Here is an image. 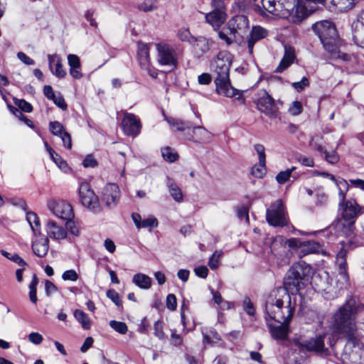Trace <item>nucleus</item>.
I'll list each match as a JSON object with an SVG mask.
<instances>
[{
  "mask_svg": "<svg viewBox=\"0 0 364 364\" xmlns=\"http://www.w3.org/2000/svg\"><path fill=\"white\" fill-rule=\"evenodd\" d=\"M226 18L225 13L220 9H217L206 14V21L213 26L214 29L218 28L224 23Z\"/></svg>",
  "mask_w": 364,
  "mask_h": 364,
  "instance_id": "obj_26",
  "label": "nucleus"
},
{
  "mask_svg": "<svg viewBox=\"0 0 364 364\" xmlns=\"http://www.w3.org/2000/svg\"><path fill=\"white\" fill-rule=\"evenodd\" d=\"M167 186L169 188L171 196L176 202L181 203L183 198V194L179 187L170 178L168 179Z\"/></svg>",
  "mask_w": 364,
  "mask_h": 364,
  "instance_id": "obj_42",
  "label": "nucleus"
},
{
  "mask_svg": "<svg viewBox=\"0 0 364 364\" xmlns=\"http://www.w3.org/2000/svg\"><path fill=\"white\" fill-rule=\"evenodd\" d=\"M243 309L247 314L253 316L255 313V307L250 299L246 296L243 301Z\"/></svg>",
  "mask_w": 364,
  "mask_h": 364,
  "instance_id": "obj_57",
  "label": "nucleus"
},
{
  "mask_svg": "<svg viewBox=\"0 0 364 364\" xmlns=\"http://www.w3.org/2000/svg\"><path fill=\"white\" fill-rule=\"evenodd\" d=\"M167 122L172 127H176L177 131L183 132L191 129L193 125L189 122H184L175 118H166Z\"/></svg>",
  "mask_w": 364,
  "mask_h": 364,
  "instance_id": "obj_40",
  "label": "nucleus"
},
{
  "mask_svg": "<svg viewBox=\"0 0 364 364\" xmlns=\"http://www.w3.org/2000/svg\"><path fill=\"white\" fill-rule=\"evenodd\" d=\"M303 107L301 102L294 101L289 108V112L293 116H297L302 112Z\"/></svg>",
  "mask_w": 364,
  "mask_h": 364,
  "instance_id": "obj_54",
  "label": "nucleus"
},
{
  "mask_svg": "<svg viewBox=\"0 0 364 364\" xmlns=\"http://www.w3.org/2000/svg\"><path fill=\"white\" fill-rule=\"evenodd\" d=\"M51 210L59 218L70 220L73 216V206H52Z\"/></svg>",
  "mask_w": 364,
  "mask_h": 364,
  "instance_id": "obj_35",
  "label": "nucleus"
},
{
  "mask_svg": "<svg viewBox=\"0 0 364 364\" xmlns=\"http://www.w3.org/2000/svg\"><path fill=\"white\" fill-rule=\"evenodd\" d=\"M194 272L198 277L205 279L208 276V269L205 266H199L194 269Z\"/></svg>",
  "mask_w": 364,
  "mask_h": 364,
  "instance_id": "obj_64",
  "label": "nucleus"
},
{
  "mask_svg": "<svg viewBox=\"0 0 364 364\" xmlns=\"http://www.w3.org/2000/svg\"><path fill=\"white\" fill-rule=\"evenodd\" d=\"M266 161L260 162L255 165L251 171V173L257 178H262L266 173Z\"/></svg>",
  "mask_w": 364,
  "mask_h": 364,
  "instance_id": "obj_46",
  "label": "nucleus"
},
{
  "mask_svg": "<svg viewBox=\"0 0 364 364\" xmlns=\"http://www.w3.org/2000/svg\"><path fill=\"white\" fill-rule=\"evenodd\" d=\"M45 146L48 151L50 159L55 162L60 169L66 172L68 170V166L60 156H59L48 144L45 142Z\"/></svg>",
  "mask_w": 364,
  "mask_h": 364,
  "instance_id": "obj_36",
  "label": "nucleus"
},
{
  "mask_svg": "<svg viewBox=\"0 0 364 364\" xmlns=\"http://www.w3.org/2000/svg\"><path fill=\"white\" fill-rule=\"evenodd\" d=\"M314 33L318 36L324 49L330 53H337L339 38L335 25L328 21H321L312 26Z\"/></svg>",
  "mask_w": 364,
  "mask_h": 364,
  "instance_id": "obj_4",
  "label": "nucleus"
},
{
  "mask_svg": "<svg viewBox=\"0 0 364 364\" xmlns=\"http://www.w3.org/2000/svg\"><path fill=\"white\" fill-rule=\"evenodd\" d=\"M107 296L112 301V302L117 306L122 304V299L119 294L114 289H109L106 293Z\"/></svg>",
  "mask_w": 364,
  "mask_h": 364,
  "instance_id": "obj_52",
  "label": "nucleus"
},
{
  "mask_svg": "<svg viewBox=\"0 0 364 364\" xmlns=\"http://www.w3.org/2000/svg\"><path fill=\"white\" fill-rule=\"evenodd\" d=\"M268 35V31L260 26H253L247 37V48L250 54L253 53L254 46L256 42L264 39Z\"/></svg>",
  "mask_w": 364,
  "mask_h": 364,
  "instance_id": "obj_15",
  "label": "nucleus"
},
{
  "mask_svg": "<svg viewBox=\"0 0 364 364\" xmlns=\"http://www.w3.org/2000/svg\"><path fill=\"white\" fill-rule=\"evenodd\" d=\"M138 58L140 65L144 68H148L150 63L149 46L144 43H138Z\"/></svg>",
  "mask_w": 364,
  "mask_h": 364,
  "instance_id": "obj_31",
  "label": "nucleus"
},
{
  "mask_svg": "<svg viewBox=\"0 0 364 364\" xmlns=\"http://www.w3.org/2000/svg\"><path fill=\"white\" fill-rule=\"evenodd\" d=\"M163 158L169 162H173L178 159V155L171 148L165 147L161 149Z\"/></svg>",
  "mask_w": 364,
  "mask_h": 364,
  "instance_id": "obj_51",
  "label": "nucleus"
},
{
  "mask_svg": "<svg viewBox=\"0 0 364 364\" xmlns=\"http://www.w3.org/2000/svg\"><path fill=\"white\" fill-rule=\"evenodd\" d=\"M81 205H94L97 202V197L90 189L89 183L83 182L79 188Z\"/></svg>",
  "mask_w": 364,
  "mask_h": 364,
  "instance_id": "obj_18",
  "label": "nucleus"
},
{
  "mask_svg": "<svg viewBox=\"0 0 364 364\" xmlns=\"http://www.w3.org/2000/svg\"><path fill=\"white\" fill-rule=\"evenodd\" d=\"M109 326L117 332L121 334H125L127 332V326L125 323L112 320L109 322Z\"/></svg>",
  "mask_w": 364,
  "mask_h": 364,
  "instance_id": "obj_50",
  "label": "nucleus"
},
{
  "mask_svg": "<svg viewBox=\"0 0 364 364\" xmlns=\"http://www.w3.org/2000/svg\"><path fill=\"white\" fill-rule=\"evenodd\" d=\"M309 2L318 3L324 5L331 4L340 11L350 9L355 4V0H307Z\"/></svg>",
  "mask_w": 364,
  "mask_h": 364,
  "instance_id": "obj_24",
  "label": "nucleus"
},
{
  "mask_svg": "<svg viewBox=\"0 0 364 364\" xmlns=\"http://www.w3.org/2000/svg\"><path fill=\"white\" fill-rule=\"evenodd\" d=\"M68 62L70 68H80V60L77 55L69 54L68 55Z\"/></svg>",
  "mask_w": 364,
  "mask_h": 364,
  "instance_id": "obj_55",
  "label": "nucleus"
},
{
  "mask_svg": "<svg viewBox=\"0 0 364 364\" xmlns=\"http://www.w3.org/2000/svg\"><path fill=\"white\" fill-rule=\"evenodd\" d=\"M215 84L216 87V92L218 95H223L227 97H233L238 95L237 100H244L242 95L239 91L232 87L230 81V77H215Z\"/></svg>",
  "mask_w": 364,
  "mask_h": 364,
  "instance_id": "obj_12",
  "label": "nucleus"
},
{
  "mask_svg": "<svg viewBox=\"0 0 364 364\" xmlns=\"http://www.w3.org/2000/svg\"><path fill=\"white\" fill-rule=\"evenodd\" d=\"M312 274L311 267L304 261L294 263L284 278V287L291 292H298L304 287Z\"/></svg>",
  "mask_w": 364,
  "mask_h": 364,
  "instance_id": "obj_3",
  "label": "nucleus"
},
{
  "mask_svg": "<svg viewBox=\"0 0 364 364\" xmlns=\"http://www.w3.org/2000/svg\"><path fill=\"white\" fill-rule=\"evenodd\" d=\"M358 309L357 301L350 297L333 316L335 329L346 338L342 355V360L346 364H364V349L355 324Z\"/></svg>",
  "mask_w": 364,
  "mask_h": 364,
  "instance_id": "obj_1",
  "label": "nucleus"
},
{
  "mask_svg": "<svg viewBox=\"0 0 364 364\" xmlns=\"http://www.w3.org/2000/svg\"><path fill=\"white\" fill-rule=\"evenodd\" d=\"M26 220L29 223L34 235H41L40 221L36 213L34 212H28L26 213Z\"/></svg>",
  "mask_w": 364,
  "mask_h": 364,
  "instance_id": "obj_37",
  "label": "nucleus"
},
{
  "mask_svg": "<svg viewBox=\"0 0 364 364\" xmlns=\"http://www.w3.org/2000/svg\"><path fill=\"white\" fill-rule=\"evenodd\" d=\"M157 60L161 65L176 68L178 64L177 55L175 49L165 42L156 44Z\"/></svg>",
  "mask_w": 364,
  "mask_h": 364,
  "instance_id": "obj_7",
  "label": "nucleus"
},
{
  "mask_svg": "<svg viewBox=\"0 0 364 364\" xmlns=\"http://www.w3.org/2000/svg\"><path fill=\"white\" fill-rule=\"evenodd\" d=\"M137 8L144 12H151L157 9L156 0H144Z\"/></svg>",
  "mask_w": 364,
  "mask_h": 364,
  "instance_id": "obj_44",
  "label": "nucleus"
},
{
  "mask_svg": "<svg viewBox=\"0 0 364 364\" xmlns=\"http://www.w3.org/2000/svg\"><path fill=\"white\" fill-rule=\"evenodd\" d=\"M331 281L328 274L323 272L322 273L315 274L312 278L311 284L316 291L320 293H328L331 287Z\"/></svg>",
  "mask_w": 364,
  "mask_h": 364,
  "instance_id": "obj_14",
  "label": "nucleus"
},
{
  "mask_svg": "<svg viewBox=\"0 0 364 364\" xmlns=\"http://www.w3.org/2000/svg\"><path fill=\"white\" fill-rule=\"evenodd\" d=\"M266 218L272 226H284L288 222L284 206H271L267 210Z\"/></svg>",
  "mask_w": 364,
  "mask_h": 364,
  "instance_id": "obj_11",
  "label": "nucleus"
},
{
  "mask_svg": "<svg viewBox=\"0 0 364 364\" xmlns=\"http://www.w3.org/2000/svg\"><path fill=\"white\" fill-rule=\"evenodd\" d=\"M361 21L355 24L353 40L355 43L364 48V11L360 15Z\"/></svg>",
  "mask_w": 364,
  "mask_h": 364,
  "instance_id": "obj_30",
  "label": "nucleus"
},
{
  "mask_svg": "<svg viewBox=\"0 0 364 364\" xmlns=\"http://www.w3.org/2000/svg\"><path fill=\"white\" fill-rule=\"evenodd\" d=\"M232 55L228 51L220 52L212 67L213 70L216 75L215 77H229L230 68L232 63Z\"/></svg>",
  "mask_w": 364,
  "mask_h": 364,
  "instance_id": "obj_9",
  "label": "nucleus"
},
{
  "mask_svg": "<svg viewBox=\"0 0 364 364\" xmlns=\"http://www.w3.org/2000/svg\"><path fill=\"white\" fill-rule=\"evenodd\" d=\"M254 102L260 112L272 119L278 117L279 108L283 105L282 101H275L265 90L258 92Z\"/></svg>",
  "mask_w": 364,
  "mask_h": 364,
  "instance_id": "obj_6",
  "label": "nucleus"
},
{
  "mask_svg": "<svg viewBox=\"0 0 364 364\" xmlns=\"http://www.w3.org/2000/svg\"><path fill=\"white\" fill-rule=\"evenodd\" d=\"M263 7L269 13L273 15L286 17V14L282 13L280 9L282 8V4L275 0H262V1Z\"/></svg>",
  "mask_w": 364,
  "mask_h": 364,
  "instance_id": "obj_33",
  "label": "nucleus"
},
{
  "mask_svg": "<svg viewBox=\"0 0 364 364\" xmlns=\"http://www.w3.org/2000/svg\"><path fill=\"white\" fill-rule=\"evenodd\" d=\"M347 251L344 248H341L336 255V264L338 267V273L336 278V288L342 289L348 284V274L347 272L346 263Z\"/></svg>",
  "mask_w": 364,
  "mask_h": 364,
  "instance_id": "obj_8",
  "label": "nucleus"
},
{
  "mask_svg": "<svg viewBox=\"0 0 364 364\" xmlns=\"http://www.w3.org/2000/svg\"><path fill=\"white\" fill-rule=\"evenodd\" d=\"M120 197V191L119 186L115 183H108L104 188L102 192V198L106 205H111L119 201Z\"/></svg>",
  "mask_w": 364,
  "mask_h": 364,
  "instance_id": "obj_19",
  "label": "nucleus"
},
{
  "mask_svg": "<svg viewBox=\"0 0 364 364\" xmlns=\"http://www.w3.org/2000/svg\"><path fill=\"white\" fill-rule=\"evenodd\" d=\"M178 38L183 42H188V43H193L194 36H193L189 30L187 28H180L177 32Z\"/></svg>",
  "mask_w": 364,
  "mask_h": 364,
  "instance_id": "obj_47",
  "label": "nucleus"
},
{
  "mask_svg": "<svg viewBox=\"0 0 364 364\" xmlns=\"http://www.w3.org/2000/svg\"><path fill=\"white\" fill-rule=\"evenodd\" d=\"M223 256V250H215L208 260V266L211 269L218 267L220 259Z\"/></svg>",
  "mask_w": 364,
  "mask_h": 364,
  "instance_id": "obj_45",
  "label": "nucleus"
},
{
  "mask_svg": "<svg viewBox=\"0 0 364 364\" xmlns=\"http://www.w3.org/2000/svg\"><path fill=\"white\" fill-rule=\"evenodd\" d=\"M212 41L203 36L194 38L192 45L195 53L198 56H201L209 51Z\"/></svg>",
  "mask_w": 364,
  "mask_h": 364,
  "instance_id": "obj_25",
  "label": "nucleus"
},
{
  "mask_svg": "<svg viewBox=\"0 0 364 364\" xmlns=\"http://www.w3.org/2000/svg\"><path fill=\"white\" fill-rule=\"evenodd\" d=\"M254 148L258 154L259 161L260 162L266 161L265 149H264V146L262 144H257L255 145Z\"/></svg>",
  "mask_w": 364,
  "mask_h": 364,
  "instance_id": "obj_63",
  "label": "nucleus"
},
{
  "mask_svg": "<svg viewBox=\"0 0 364 364\" xmlns=\"http://www.w3.org/2000/svg\"><path fill=\"white\" fill-rule=\"evenodd\" d=\"M38 284V279L36 274L32 277V280L28 286L29 288V299L31 301L36 304L38 301L37 297V285Z\"/></svg>",
  "mask_w": 364,
  "mask_h": 364,
  "instance_id": "obj_43",
  "label": "nucleus"
},
{
  "mask_svg": "<svg viewBox=\"0 0 364 364\" xmlns=\"http://www.w3.org/2000/svg\"><path fill=\"white\" fill-rule=\"evenodd\" d=\"M335 233L338 237H350L353 234L354 224L352 222L338 218L333 225Z\"/></svg>",
  "mask_w": 364,
  "mask_h": 364,
  "instance_id": "obj_17",
  "label": "nucleus"
},
{
  "mask_svg": "<svg viewBox=\"0 0 364 364\" xmlns=\"http://www.w3.org/2000/svg\"><path fill=\"white\" fill-rule=\"evenodd\" d=\"M296 168L293 166L291 168H288L285 171H280L276 176V180L278 182V183L283 184L285 182H287L289 179L292 172Z\"/></svg>",
  "mask_w": 364,
  "mask_h": 364,
  "instance_id": "obj_49",
  "label": "nucleus"
},
{
  "mask_svg": "<svg viewBox=\"0 0 364 364\" xmlns=\"http://www.w3.org/2000/svg\"><path fill=\"white\" fill-rule=\"evenodd\" d=\"M309 14L310 13L304 5L298 3L293 9L292 12L290 14L291 20L294 23H299L305 18H306Z\"/></svg>",
  "mask_w": 364,
  "mask_h": 364,
  "instance_id": "obj_32",
  "label": "nucleus"
},
{
  "mask_svg": "<svg viewBox=\"0 0 364 364\" xmlns=\"http://www.w3.org/2000/svg\"><path fill=\"white\" fill-rule=\"evenodd\" d=\"M62 279L65 281L70 280L75 282L78 279V274L73 269L67 270L63 273Z\"/></svg>",
  "mask_w": 364,
  "mask_h": 364,
  "instance_id": "obj_58",
  "label": "nucleus"
},
{
  "mask_svg": "<svg viewBox=\"0 0 364 364\" xmlns=\"http://www.w3.org/2000/svg\"><path fill=\"white\" fill-rule=\"evenodd\" d=\"M326 336V334L319 335L308 341H303L301 346L309 351H313L320 354H326L328 351V348L325 345V338Z\"/></svg>",
  "mask_w": 364,
  "mask_h": 364,
  "instance_id": "obj_13",
  "label": "nucleus"
},
{
  "mask_svg": "<svg viewBox=\"0 0 364 364\" xmlns=\"http://www.w3.org/2000/svg\"><path fill=\"white\" fill-rule=\"evenodd\" d=\"M337 186L338 189V196L340 198L339 205H344V200L346 198V195L349 188L348 183L346 180L341 178L338 180L336 178V181H333Z\"/></svg>",
  "mask_w": 364,
  "mask_h": 364,
  "instance_id": "obj_38",
  "label": "nucleus"
},
{
  "mask_svg": "<svg viewBox=\"0 0 364 364\" xmlns=\"http://www.w3.org/2000/svg\"><path fill=\"white\" fill-rule=\"evenodd\" d=\"M49 249L48 239L42 237L33 242L32 250L33 253L38 257H43L47 255Z\"/></svg>",
  "mask_w": 364,
  "mask_h": 364,
  "instance_id": "obj_29",
  "label": "nucleus"
},
{
  "mask_svg": "<svg viewBox=\"0 0 364 364\" xmlns=\"http://www.w3.org/2000/svg\"><path fill=\"white\" fill-rule=\"evenodd\" d=\"M166 307L171 311H174L176 309L177 301L176 297L174 294H168L166 297Z\"/></svg>",
  "mask_w": 364,
  "mask_h": 364,
  "instance_id": "obj_59",
  "label": "nucleus"
},
{
  "mask_svg": "<svg viewBox=\"0 0 364 364\" xmlns=\"http://www.w3.org/2000/svg\"><path fill=\"white\" fill-rule=\"evenodd\" d=\"M236 211L237 217L241 221L245 220V223H249L248 206H238Z\"/></svg>",
  "mask_w": 364,
  "mask_h": 364,
  "instance_id": "obj_53",
  "label": "nucleus"
},
{
  "mask_svg": "<svg viewBox=\"0 0 364 364\" xmlns=\"http://www.w3.org/2000/svg\"><path fill=\"white\" fill-rule=\"evenodd\" d=\"M132 218L137 229L146 228L151 231L159 225L157 219L153 216L141 220V215L139 213H134L132 214Z\"/></svg>",
  "mask_w": 364,
  "mask_h": 364,
  "instance_id": "obj_23",
  "label": "nucleus"
},
{
  "mask_svg": "<svg viewBox=\"0 0 364 364\" xmlns=\"http://www.w3.org/2000/svg\"><path fill=\"white\" fill-rule=\"evenodd\" d=\"M341 219L355 223L357 217L364 213V206H341Z\"/></svg>",
  "mask_w": 364,
  "mask_h": 364,
  "instance_id": "obj_16",
  "label": "nucleus"
},
{
  "mask_svg": "<svg viewBox=\"0 0 364 364\" xmlns=\"http://www.w3.org/2000/svg\"><path fill=\"white\" fill-rule=\"evenodd\" d=\"M287 289L279 287L267 297L264 304L265 319L268 317L277 323H289L296 306L294 294Z\"/></svg>",
  "mask_w": 364,
  "mask_h": 364,
  "instance_id": "obj_2",
  "label": "nucleus"
},
{
  "mask_svg": "<svg viewBox=\"0 0 364 364\" xmlns=\"http://www.w3.org/2000/svg\"><path fill=\"white\" fill-rule=\"evenodd\" d=\"M299 249L300 257L314 253H321L325 255V252L323 250L322 246L320 245V243L315 241L309 240L305 242H299Z\"/></svg>",
  "mask_w": 364,
  "mask_h": 364,
  "instance_id": "obj_20",
  "label": "nucleus"
},
{
  "mask_svg": "<svg viewBox=\"0 0 364 364\" xmlns=\"http://www.w3.org/2000/svg\"><path fill=\"white\" fill-rule=\"evenodd\" d=\"M249 28L247 18L243 15H238L232 18L219 33V38L230 45L234 41H239L247 33Z\"/></svg>",
  "mask_w": 364,
  "mask_h": 364,
  "instance_id": "obj_5",
  "label": "nucleus"
},
{
  "mask_svg": "<svg viewBox=\"0 0 364 364\" xmlns=\"http://www.w3.org/2000/svg\"><path fill=\"white\" fill-rule=\"evenodd\" d=\"M14 103L21 110L26 112H31L32 111V105L24 100L15 99Z\"/></svg>",
  "mask_w": 364,
  "mask_h": 364,
  "instance_id": "obj_56",
  "label": "nucleus"
},
{
  "mask_svg": "<svg viewBox=\"0 0 364 364\" xmlns=\"http://www.w3.org/2000/svg\"><path fill=\"white\" fill-rule=\"evenodd\" d=\"M48 236L54 240H60L66 238L67 232L63 227L57 225L53 220H48L46 224Z\"/></svg>",
  "mask_w": 364,
  "mask_h": 364,
  "instance_id": "obj_21",
  "label": "nucleus"
},
{
  "mask_svg": "<svg viewBox=\"0 0 364 364\" xmlns=\"http://www.w3.org/2000/svg\"><path fill=\"white\" fill-rule=\"evenodd\" d=\"M309 85V80L307 77H302L301 80L299 82H296L292 83V87L296 90L298 92H300L304 90V88Z\"/></svg>",
  "mask_w": 364,
  "mask_h": 364,
  "instance_id": "obj_62",
  "label": "nucleus"
},
{
  "mask_svg": "<svg viewBox=\"0 0 364 364\" xmlns=\"http://www.w3.org/2000/svg\"><path fill=\"white\" fill-rule=\"evenodd\" d=\"M295 58L296 55L294 48L286 45L284 46V55L279 65L277 67L275 73H282L293 63Z\"/></svg>",
  "mask_w": 364,
  "mask_h": 364,
  "instance_id": "obj_22",
  "label": "nucleus"
},
{
  "mask_svg": "<svg viewBox=\"0 0 364 364\" xmlns=\"http://www.w3.org/2000/svg\"><path fill=\"white\" fill-rule=\"evenodd\" d=\"M121 126L124 134L127 136L135 137L141 132V123L135 114L128 112L124 113Z\"/></svg>",
  "mask_w": 364,
  "mask_h": 364,
  "instance_id": "obj_10",
  "label": "nucleus"
},
{
  "mask_svg": "<svg viewBox=\"0 0 364 364\" xmlns=\"http://www.w3.org/2000/svg\"><path fill=\"white\" fill-rule=\"evenodd\" d=\"M297 160L305 166L313 167L314 166V159L311 157H308L304 155H299L297 157Z\"/></svg>",
  "mask_w": 364,
  "mask_h": 364,
  "instance_id": "obj_61",
  "label": "nucleus"
},
{
  "mask_svg": "<svg viewBox=\"0 0 364 364\" xmlns=\"http://www.w3.org/2000/svg\"><path fill=\"white\" fill-rule=\"evenodd\" d=\"M132 282L141 289H149L151 287L152 279L146 274L137 273L133 276Z\"/></svg>",
  "mask_w": 364,
  "mask_h": 364,
  "instance_id": "obj_34",
  "label": "nucleus"
},
{
  "mask_svg": "<svg viewBox=\"0 0 364 364\" xmlns=\"http://www.w3.org/2000/svg\"><path fill=\"white\" fill-rule=\"evenodd\" d=\"M28 341L35 344L39 345L43 341V336L41 334L37 332H31L28 336Z\"/></svg>",
  "mask_w": 364,
  "mask_h": 364,
  "instance_id": "obj_60",
  "label": "nucleus"
},
{
  "mask_svg": "<svg viewBox=\"0 0 364 364\" xmlns=\"http://www.w3.org/2000/svg\"><path fill=\"white\" fill-rule=\"evenodd\" d=\"M278 325L268 324L272 336L278 340H284L288 335L289 323H278Z\"/></svg>",
  "mask_w": 364,
  "mask_h": 364,
  "instance_id": "obj_28",
  "label": "nucleus"
},
{
  "mask_svg": "<svg viewBox=\"0 0 364 364\" xmlns=\"http://www.w3.org/2000/svg\"><path fill=\"white\" fill-rule=\"evenodd\" d=\"M76 320L82 325L84 329L88 330L91 327V321L89 316L82 311L77 309L74 312Z\"/></svg>",
  "mask_w": 364,
  "mask_h": 364,
  "instance_id": "obj_41",
  "label": "nucleus"
},
{
  "mask_svg": "<svg viewBox=\"0 0 364 364\" xmlns=\"http://www.w3.org/2000/svg\"><path fill=\"white\" fill-rule=\"evenodd\" d=\"M49 67L53 74L58 78H63L67 72L63 68V64L60 58L57 55H48Z\"/></svg>",
  "mask_w": 364,
  "mask_h": 364,
  "instance_id": "obj_27",
  "label": "nucleus"
},
{
  "mask_svg": "<svg viewBox=\"0 0 364 364\" xmlns=\"http://www.w3.org/2000/svg\"><path fill=\"white\" fill-rule=\"evenodd\" d=\"M193 134L196 137V141H209L211 138V134L203 127L198 126L193 127Z\"/></svg>",
  "mask_w": 364,
  "mask_h": 364,
  "instance_id": "obj_39",
  "label": "nucleus"
},
{
  "mask_svg": "<svg viewBox=\"0 0 364 364\" xmlns=\"http://www.w3.org/2000/svg\"><path fill=\"white\" fill-rule=\"evenodd\" d=\"M49 128L50 131L53 135L58 136H60L66 132L63 127V125L57 121L50 122Z\"/></svg>",
  "mask_w": 364,
  "mask_h": 364,
  "instance_id": "obj_48",
  "label": "nucleus"
}]
</instances>
